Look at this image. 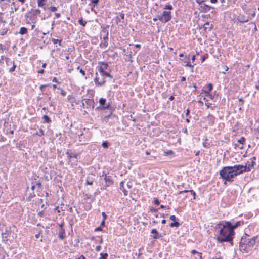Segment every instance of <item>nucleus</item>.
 Returning a JSON list of instances; mask_svg holds the SVG:
<instances>
[{"label":"nucleus","mask_w":259,"mask_h":259,"mask_svg":"<svg viewBox=\"0 0 259 259\" xmlns=\"http://www.w3.org/2000/svg\"><path fill=\"white\" fill-rule=\"evenodd\" d=\"M215 229H218V235L215 238L217 242L219 243H223L226 239L231 236H235V232L229 227V224L225 220L220 221L215 226Z\"/></svg>","instance_id":"nucleus-1"},{"label":"nucleus","mask_w":259,"mask_h":259,"mask_svg":"<svg viewBox=\"0 0 259 259\" xmlns=\"http://www.w3.org/2000/svg\"><path fill=\"white\" fill-rule=\"evenodd\" d=\"M257 238V236L251 237L245 233L239 242L240 250L243 253H250L255 244Z\"/></svg>","instance_id":"nucleus-2"},{"label":"nucleus","mask_w":259,"mask_h":259,"mask_svg":"<svg viewBox=\"0 0 259 259\" xmlns=\"http://www.w3.org/2000/svg\"><path fill=\"white\" fill-rule=\"evenodd\" d=\"M220 178L224 181V185L227 182L232 183L236 177L231 166H224L219 171Z\"/></svg>","instance_id":"nucleus-3"},{"label":"nucleus","mask_w":259,"mask_h":259,"mask_svg":"<svg viewBox=\"0 0 259 259\" xmlns=\"http://www.w3.org/2000/svg\"><path fill=\"white\" fill-rule=\"evenodd\" d=\"M99 106L96 108L97 111H102L105 110H112V108L114 107L111 105V102H107V100L104 98H100L99 100Z\"/></svg>","instance_id":"nucleus-4"},{"label":"nucleus","mask_w":259,"mask_h":259,"mask_svg":"<svg viewBox=\"0 0 259 259\" xmlns=\"http://www.w3.org/2000/svg\"><path fill=\"white\" fill-rule=\"evenodd\" d=\"M196 3L198 4V9L202 13H206L209 11L211 9L212 10L211 13H213L215 8L210 6L205 3L204 0H195Z\"/></svg>","instance_id":"nucleus-5"},{"label":"nucleus","mask_w":259,"mask_h":259,"mask_svg":"<svg viewBox=\"0 0 259 259\" xmlns=\"http://www.w3.org/2000/svg\"><path fill=\"white\" fill-rule=\"evenodd\" d=\"M101 28H102V30L101 31L100 38L101 39L102 38L101 35L102 34H105V36H104L103 37L104 42H101L99 46L101 48H106L108 45V43L107 41L109 38H108V35H109L108 29L109 28V25L102 26Z\"/></svg>","instance_id":"nucleus-6"},{"label":"nucleus","mask_w":259,"mask_h":259,"mask_svg":"<svg viewBox=\"0 0 259 259\" xmlns=\"http://www.w3.org/2000/svg\"><path fill=\"white\" fill-rule=\"evenodd\" d=\"M98 71L101 76L102 78L101 80H100L99 77L95 76L94 80L96 86L101 87L105 84L106 82L105 78L107 77V76H105V74H104V73H108V72H107L105 70H103V69L101 67L98 68Z\"/></svg>","instance_id":"nucleus-7"},{"label":"nucleus","mask_w":259,"mask_h":259,"mask_svg":"<svg viewBox=\"0 0 259 259\" xmlns=\"http://www.w3.org/2000/svg\"><path fill=\"white\" fill-rule=\"evenodd\" d=\"M40 12L39 9H31L30 11L25 14V16L33 22L36 18L37 16L40 14Z\"/></svg>","instance_id":"nucleus-8"},{"label":"nucleus","mask_w":259,"mask_h":259,"mask_svg":"<svg viewBox=\"0 0 259 259\" xmlns=\"http://www.w3.org/2000/svg\"><path fill=\"white\" fill-rule=\"evenodd\" d=\"M231 167L236 177L243 172H247L245 165L238 164L231 166Z\"/></svg>","instance_id":"nucleus-9"},{"label":"nucleus","mask_w":259,"mask_h":259,"mask_svg":"<svg viewBox=\"0 0 259 259\" xmlns=\"http://www.w3.org/2000/svg\"><path fill=\"white\" fill-rule=\"evenodd\" d=\"M190 55H185L184 59H180L182 61V64L184 66L189 67L191 68V72H193L194 65H191L190 62Z\"/></svg>","instance_id":"nucleus-10"},{"label":"nucleus","mask_w":259,"mask_h":259,"mask_svg":"<svg viewBox=\"0 0 259 259\" xmlns=\"http://www.w3.org/2000/svg\"><path fill=\"white\" fill-rule=\"evenodd\" d=\"M105 175L104 180L105 181L106 184L104 185V186L103 187V188H101V189L105 190L106 189L107 187L110 186L111 185H112L114 183V181L113 179H112L111 177L109 176H107L106 174L104 173V171L103 172V174L102 176H103Z\"/></svg>","instance_id":"nucleus-11"},{"label":"nucleus","mask_w":259,"mask_h":259,"mask_svg":"<svg viewBox=\"0 0 259 259\" xmlns=\"http://www.w3.org/2000/svg\"><path fill=\"white\" fill-rule=\"evenodd\" d=\"M161 14L163 18V23H167L171 20L172 17L170 11H164Z\"/></svg>","instance_id":"nucleus-12"},{"label":"nucleus","mask_w":259,"mask_h":259,"mask_svg":"<svg viewBox=\"0 0 259 259\" xmlns=\"http://www.w3.org/2000/svg\"><path fill=\"white\" fill-rule=\"evenodd\" d=\"M151 233L153 234V235H151V236L154 239L157 240L162 238L163 236L162 234L158 232L156 229L154 228L152 229L151 231Z\"/></svg>","instance_id":"nucleus-13"},{"label":"nucleus","mask_w":259,"mask_h":259,"mask_svg":"<svg viewBox=\"0 0 259 259\" xmlns=\"http://www.w3.org/2000/svg\"><path fill=\"white\" fill-rule=\"evenodd\" d=\"M112 110H108L109 114L105 115L104 117V121H105L106 122H108L109 121V118H116V115L113 114L114 111L115 110V108L113 107V108H112Z\"/></svg>","instance_id":"nucleus-14"},{"label":"nucleus","mask_w":259,"mask_h":259,"mask_svg":"<svg viewBox=\"0 0 259 259\" xmlns=\"http://www.w3.org/2000/svg\"><path fill=\"white\" fill-rule=\"evenodd\" d=\"M226 222L229 224L230 228L233 231L241 224H243V221H237L234 224H233L231 221H226Z\"/></svg>","instance_id":"nucleus-15"},{"label":"nucleus","mask_w":259,"mask_h":259,"mask_svg":"<svg viewBox=\"0 0 259 259\" xmlns=\"http://www.w3.org/2000/svg\"><path fill=\"white\" fill-rule=\"evenodd\" d=\"M85 103L86 104L85 108L89 109L91 107L93 109L94 108V101L93 99H84Z\"/></svg>","instance_id":"nucleus-16"},{"label":"nucleus","mask_w":259,"mask_h":259,"mask_svg":"<svg viewBox=\"0 0 259 259\" xmlns=\"http://www.w3.org/2000/svg\"><path fill=\"white\" fill-rule=\"evenodd\" d=\"M256 162H247L245 165V168L246 169L247 172H249L252 169L254 168L255 165H256Z\"/></svg>","instance_id":"nucleus-17"},{"label":"nucleus","mask_w":259,"mask_h":259,"mask_svg":"<svg viewBox=\"0 0 259 259\" xmlns=\"http://www.w3.org/2000/svg\"><path fill=\"white\" fill-rule=\"evenodd\" d=\"M237 20L240 23H245L249 21V17L242 14L240 15L237 18Z\"/></svg>","instance_id":"nucleus-18"},{"label":"nucleus","mask_w":259,"mask_h":259,"mask_svg":"<svg viewBox=\"0 0 259 259\" xmlns=\"http://www.w3.org/2000/svg\"><path fill=\"white\" fill-rule=\"evenodd\" d=\"M58 237L59 239L62 240L65 238V229H61L58 234Z\"/></svg>","instance_id":"nucleus-19"},{"label":"nucleus","mask_w":259,"mask_h":259,"mask_svg":"<svg viewBox=\"0 0 259 259\" xmlns=\"http://www.w3.org/2000/svg\"><path fill=\"white\" fill-rule=\"evenodd\" d=\"M124 181H122L120 182L119 189L120 190H121L123 192L124 196H127L128 195V191L125 189V188L124 187Z\"/></svg>","instance_id":"nucleus-20"},{"label":"nucleus","mask_w":259,"mask_h":259,"mask_svg":"<svg viewBox=\"0 0 259 259\" xmlns=\"http://www.w3.org/2000/svg\"><path fill=\"white\" fill-rule=\"evenodd\" d=\"M213 25L212 24H210L209 22H206L203 26V29L205 31H206L207 29H208V30L210 31L213 29Z\"/></svg>","instance_id":"nucleus-21"},{"label":"nucleus","mask_w":259,"mask_h":259,"mask_svg":"<svg viewBox=\"0 0 259 259\" xmlns=\"http://www.w3.org/2000/svg\"><path fill=\"white\" fill-rule=\"evenodd\" d=\"M98 64H100V66H98L97 68L98 69V67H101L103 69V70L107 69L109 66L108 63L106 62H99Z\"/></svg>","instance_id":"nucleus-22"},{"label":"nucleus","mask_w":259,"mask_h":259,"mask_svg":"<svg viewBox=\"0 0 259 259\" xmlns=\"http://www.w3.org/2000/svg\"><path fill=\"white\" fill-rule=\"evenodd\" d=\"M125 17V15L123 13H120L119 16L116 17V21L117 23L119 22H121V20H124Z\"/></svg>","instance_id":"nucleus-23"},{"label":"nucleus","mask_w":259,"mask_h":259,"mask_svg":"<svg viewBox=\"0 0 259 259\" xmlns=\"http://www.w3.org/2000/svg\"><path fill=\"white\" fill-rule=\"evenodd\" d=\"M11 228L9 229L6 228L5 232H3L2 233V236L3 238H6L7 237V235H9L11 233Z\"/></svg>","instance_id":"nucleus-24"},{"label":"nucleus","mask_w":259,"mask_h":259,"mask_svg":"<svg viewBox=\"0 0 259 259\" xmlns=\"http://www.w3.org/2000/svg\"><path fill=\"white\" fill-rule=\"evenodd\" d=\"M47 0H37L38 6L42 8L44 10H46L45 6Z\"/></svg>","instance_id":"nucleus-25"},{"label":"nucleus","mask_w":259,"mask_h":259,"mask_svg":"<svg viewBox=\"0 0 259 259\" xmlns=\"http://www.w3.org/2000/svg\"><path fill=\"white\" fill-rule=\"evenodd\" d=\"M42 119L44 120V123H50L52 122L51 118L47 115H44L42 117Z\"/></svg>","instance_id":"nucleus-26"},{"label":"nucleus","mask_w":259,"mask_h":259,"mask_svg":"<svg viewBox=\"0 0 259 259\" xmlns=\"http://www.w3.org/2000/svg\"><path fill=\"white\" fill-rule=\"evenodd\" d=\"M94 178L90 176H87L85 185H92L93 184Z\"/></svg>","instance_id":"nucleus-27"},{"label":"nucleus","mask_w":259,"mask_h":259,"mask_svg":"<svg viewBox=\"0 0 259 259\" xmlns=\"http://www.w3.org/2000/svg\"><path fill=\"white\" fill-rule=\"evenodd\" d=\"M9 31V27H5L4 25H3V28L0 30V35H5Z\"/></svg>","instance_id":"nucleus-28"},{"label":"nucleus","mask_w":259,"mask_h":259,"mask_svg":"<svg viewBox=\"0 0 259 259\" xmlns=\"http://www.w3.org/2000/svg\"><path fill=\"white\" fill-rule=\"evenodd\" d=\"M28 33V29L25 27H22L20 28L19 31V33L21 35L26 34Z\"/></svg>","instance_id":"nucleus-29"},{"label":"nucleus","mask_w":259,"mask_h":259,"mask_svg":"<svg viewBox=\"0 0 259 259\" xmlns=\"http://www.w3.org/2000/svg\"><path fill=\"white\" fill-rule=\"evenodd\" d=\"M180 223L178 221H173L169 224V226L171 228H174V227L178 228L180 226Z\"/></svg>","instance_id":"nucleus-30"},{"label":"nucleus","mask_w":259,"mask_h":259,"mask_svg":"<svg viewBox=\"0 0 259 259\" xmlns=\"http://www.w3.org/2000/svg\"><path fill=\"white\" fill-rule=\"evenodd\" d=\"M190 111L189 109L188 108L186 111V114H185L187 117H188L186 119V122L187 123H189L190 122L189 118H190L191 117L190 115Z\"/></svg>","instance_id":"nucleus-31"},{"label":"nucleus","mask_w":259,"mask_h":259,"mask_svg":"<svg viewBox=\"0 0 259 259\" xmlns=\"http://www.w3.org/2000/svg\"><path fill=\"white\" fill-rule=\"evenodd\" d=\"M234 238V236H231L228 239H226L225 242H228L231 246L234 245L233 239Z\"/></svg>","instance_id":"nucleus-32"},{"label":"nucleus","mask_w":259,"mask_h":259,"mask_svg":"<svg viewBox=\"0 0 259 259\" xmlns=\"http://www.w3.org/2000/svg\"><path fill=\"white\" fill-rule=\"evenodd\" d=\"M52 41L53 42V43L54 44H56L57 43H58V45L62 47V39H55V38H52Z\"/></svg>","instance_id":"nucleus-33"},{"label":"nucleus","mask_w":259,"mask_h":259,"mask_svg":"<svg viewBox=\"0 0 259 259\" xmlns=\"http://www.w3.org/2000/svg\"><path fill=\"white\" fill-rule=\"evenodd\" d=\"M36 196V195L35 194L34 192H33L32 193H30L29 196L26 198V200L27 202H30L31 201V199L35 197Z\"/></svg>","instance_id":"nucleus-34"},{"label":"nucleus","mask_w":259,"mask_h":259,"mask_svg":"<svg viewBox=\"0 0 259 259\" xmlns=\"http://www.w3.org/2000/svg\"><path fill=\"white\" fill-rule=\"evenodd\" d=\"M90 5L93 6V7L97 6L99 2V0H90Z\"/></svg>","instance_id":"nucleus-35"},{"label":"nucleus","mask_w":259,"mask_h":259,"mask_svg":"<svg viewBox=\"0 0 259 259\" xmlns=\"http://www.w3.org/2000/svg\"><path fill=\"white\" fill-rule=\"evenodd\" d=\"M78 23L80 25H81V26L84 27L86 24H87V21L84 20L82 18V17H81L79 20H78Z\"/></svg>","instance_id":"nucleus-36"},{"label":"nucleus","mask_w":259,"mask_h":259,"mask_svg":"<svg viewBox=\"0 0 259 259\" xmlns=\"http://www.w3.org/2000/svg\"><path fill=\"white\" fill-rule=\"evenodd\" d=\"M11 63H12L13 66L11 68L9 69V71L11 73H12L15 70L17 66L15 64L14 61L11 62Z\"/></svg>","instance_id":"nucleus-37"},{"label":"nucleus","mask_w":259,"mask_h":259,"mask_svg":"<svg viewBox=\"0 0 259 259\" xmlns=\"http://www.w3.org/2000/svg\"><path fill=\"white\" fill-rule=\"evenodd\" d=\"M209 121L211 123V124H213L214 123L215 117L212 115L209 114L208 116Z\"/></svg>","instance_id":"nucleus-38"},{"label":"nucleus","mask_w":259,"mask_h":259,"mask_svg":"<svg viewBox=\"0 0 259 259\" xmlns=\"http://www.w3.org/2000/svg\"><path fill=\"white\" fill-rule=\"evenodd\" d=\"M100 255L101 256L99 259H107L108 256V254L107 253L101 252Z\"/></svg>","instance_id":"nucleus-39"},{"label":"nucleus","mask_w":259,"mask_h":259,"mask_svg":"<svg viewBox=\"0 0 259 259\" xmlns=\"http://www.w3.org/2000/svg\"><path fill=\"white\" fill-rule=\"evenodd\" d=\"M67 99L71 103L75 102V99L72 95H68L67 96Z\"/></svg>","instance_id":"nucleus-40"},{"label":"nucleus","mask_w":259,"mask_h":259,"mask_svg":"<svg viewBox=\"0 0 259 259\" xmlns=\"http://www.w3.org/2000/svg\"><path fill=\"white\" fill-rule=\"evenodd\" d=\"M245 140H246V139L245 137H241L240 138V139H239L237 142L238 143H239V144H242V145H243L244 144H245Z\"/></svg>","instance_id":"nucleus-41"},{"label":"nucleus","mask_w":259,"mask_h":259,"mask_svg":"<svg viewBox=\"0 0 259 259\" xmlns=\"http://www.w3.org/2000/svg\"><path fill=\"white\" fill-rule=\"evenodd\" d=\"M109 146V143L107 141H103L102 143V146L104 148H108Z\"/></svg>","instance_id":"nucleus-42"},{"label":"nucleus","mask_w":259,"mask_h":259,"mask_svg":"<svg viewBox=\"0 0 259 259\" xmlns=\"http://www.w3.org/2000/svg\"><path fill=\"white\" fill-rule=\"evenodd\" d=\"M202 92L205 94V96L209 97L211 99H212V94L210 93V92L208 90H202Z\"/></svg>","instance_id":"nucleus-43"},{"label":"nucleus","mask_w":259,"mask_h":259,"mask_svg":"<svg viewBox=\"0 0 259 259\" xmlns=\"http://www.w3.org/2000/svg\"><path fill=\"white\" fill-rule=\"evenodd\" d=\"M165 10H171L173 9L172 6L169 4H166L163 8Z\"/></svg>","instance_id":"nucleus-44"},{"label":"nucleus","mask_w":259,"mask_h":259,"mask_svg":"<svg viewBox=\"0 0 259 259\" xmlns=\"http://www.w3.org/2000/svg\"><path fill=\"white\" fill-rule=\"evenodd\" d=\"M153 203L155 205H159L160 204V201L159 200V199L157 198H154L153 199Z\"/></svg>","instance_id":"nucleus-45"},{"label":"nucleus","mask_w":259,"mask_h":259,"mask_svg":"<svg viewBox=\"0 0 259 259\" xmlns=\"http://www.w3.org/2000/svg\"><path fill=\"white\" fill-rule=\"evenodd\" d=\"M149 211L148 212H157L158 211V209L155 208L153 207H150L149 208Z\"/></svg>","instance_id":"nucleus-46"},{"label":"nucleus","mask_w":259,"mask_h":259,"mask_svg":"<svg viewBox=\"0 0 259 259\" xmlns=\"http://www.w3.org/2000/svg\"><path fill=\"white\" fill-rule=\"evenodd\" d=\"M77 69L79 70L80 73L83 75L84 76L85 75V71L83 70L80 66H78L77 67Z\"/></svg>","instance_id":"nucleus-47"},{"label":"nucleus","mask_w":259,"mask_h":259,"mask_svg":"<svg viewBox=\"0 0 259 259\" xmlns=\"http://www.w3.org/2000/svg\"><path fill=\"white\" fill-rule=\"evenodd\" d=\"M104 74H105V76H107V77H108L109 78V80H111L112 79H113V76L111 75L109 72H108V73H104Z\"/></svg>","instance_id":"nucleus-48"},{"label":"nucleus","mask_w":259,"mask_h":259,"mask_svg":"<svg viewBox=\"0 0 259 259\" xmlns=\"http://www.w3.org/2000/svg\"><path fill=\"white\" fill-rule=\"evenodd\" d=\"M47 9L50 10L52 12H55L57 11V8L55 6H51L48 7Z\"/></svg>","instance_id":"nucleus-49"},{"label":"nucleus","mask_w":259,"mask_h":259,"mask_svg":"<svg viewBox=\"0 0 259 259\" xmlns=\"http://www.w3.org/2000/svg\"><path fill=\"white\" fill-rule=\"evenodd\" d=\"M189 191H190V193L193 196V199H194V200L196 199V193L195 192V191L193 190H190Z\"/></svg>","instance_id":"nucleus-50"},{"label":"nucleus","mask_w":259,"mask_h":259,"mask_svg":"<svg viewBox=\"0 0 259 259\" xmlns=\"http://www.w3.org/2000/svg\"><path fill=\"white\" fill-rule=\"evenodd\" d=\"M79 156V154L76 153V154H71L70 156H69V158H77L78 156Z\"/></svg>","instance_id":"nucleus-51"},{"label":"nucleus","mask_w":259,"mask_h":259,"mask_svg":"<svg viewBox=\"0 0 259 259\" xmlns=\"http://www.w3.org/2000/svg\"><path fill=\"white\" fill-rule=\"evenodd\" d=\"M36 134L39 136H41L44 135V132L41 128H40L39 130V131L36 133Z\"/></svg>","instance_id":"nucleus-52"},{"label":"nucleus","mask_w":259,"mask_h":259,"mask_svg":"<svg viewBox=\"0 0 259 259\" xmlns=\"http://www.w3.org/2000/svg\"><path fill=\"white\" fill-rule=\"evenodd\" d=\"M207 88H208V90L209 92H211L213 89V84L211 83H208L207 84Z\"/></svg>","instance_id":"nucleus-53"},{"label":"nucleus","mask_w":259,"mask_h":259,"mask_svg":"<svg viewBox=\"0 0 259 259\" xmlns=\"http://www.w3.org/2000/svg\"><path fill=\"white\" fill-rule=\"evenodd\" d=\"M58 89L59 90H60V94H61V95H62L63 96H65L66 95V92L64 90H63L62 89H60V88H58Z\"/></svg>","instance_id":"nucleus-54"},{"label":"nucleus","mask_w":259,"mask_h":259,"mask_svg":"<svg viewBox=\"0 0 259 259\" xmlns=\"http://www.w3.org/2000/svg\"><path fill=\"white\" fill-rule=\"evenodd\" d=\"M12 6H13V9H14V11H17L19 8V5H17L15 3V5H12Z\"/></svg>","instance_id":"nucleus-55"},{"label":"nucleus","mask_w":259,"mask_h":259,"mask_svg":"<svg viewBox=\"0 0 259 259\" xmlns=\"http://www.w3.org/2000/svg\"><path fill=\"white\" fill-rule=\"evenodd\" d=\"M157 18L162 22H163V18L162 14L157 15Z\"/></svg>","instance_id":"nucleus-56"},{"label":"nucleus","mask_w":259,"mask_h":259,"mask_svg":"<svg viewBox=\"0 0 259 259\" xmlns=\"http://www.w3.org/2000/svg\"><path fill=\"white\" fill-rule=\"evenodd\" d=\"M239 105L241 106L243 105L244 102V100L242 98H239Z\"/></svg>","instance_id":"nucleus-57"},{"label":"nucleus","mask_w":259,"mask_h":259,"mask_svg":"<svg viewBox=\"0 0 259 259\" xmlns=\"http://www.w3.org/2000/svg\"><path fill=\"white\" fill-rule=\"evenodd\" d=\"M189 190H183V191H180L179 192H178V194H183V193H188V192H190V191H189Z\"/></svg>","instance_id":"nucleus-58"},{"label":"nucleus","mask_w":259,"mask_h":259,"mask_svg":"<svg viewBox=\"0 0 259 259\" xmlns=\"http://www.w3.org/2000/svg\"><path fill=\"white\" fill-rule=\"evenodd\" d=\"M42 233V230H40L38 234L35 235V237L36 239H38L41 234Z\"/></svg>","instance_id":"nucleus-59"},{"label":"nucleus","mask_w":259,"mask_h":259,"mask_svg":"<svg viewBox=\"0 0 259 259\" xmlns=\"http://www.w3.org/2000/svg\"><path fill=\"white\" fill-rule=\"evenodd\" d=\"M95 232H97V231H102V228L101 226H99L98 227H96L95 229V230H94Z\"/></svg>","instance_id":"nucleus-60"},{"label":"nucleus","mask_w":259,"mask_h":259,"mask_svg":"<svg viewBox=\"0 0 259 259\" xmlns=\"http://www.w3.org/2000/svg\"><path fill=\"white\" fill-rule=\"evenodd\" d=\"M102 216L103 217V220H106V219L107 218V215H106V213L105 212H102Z\"/></svg>","instance_id":"nucleus-61"},{"label":"nucleus","mask_w":259,"mask_h":259,"mask_svg":"<svg viewBox=\"0 0 259 259\" xmlns=\"http://www.w3.org/2000/svg\"><path fill=\"white\" fill-rule=\"evenodd\" d=\"M75 241L76 242V244L74 245V246L75 247H78V244L79 243V239H77L75 240Z\"/></svg>","instance_id":"nucleus-62"},{"label":"nucleus","mask_w":259,"mask_h":259,"mask_svg":"<svg viewBox=\"0 0 259 259\" xmlns=\"http://www.w3.org/2000/svg\"><path fill=\"white\" fill-rule=\"evenodd\" d=\"M52 81L53 82H56V83H60V82H59V81L58 80L57 78L56 77H54L53 79H52Z\"/></svg>","instance_id":"nucleus-63"},{"label":"nucleus","mask_w":259,"mask_h":259,"mask_svg":"<svg viewBox=\"0 0 259 259\" xmlns=\"http://www.w3.org/2000/svg\"><path fill=\"white\" fill-rule=\"evenodd\" d=\"M101 249V246L100 245L97 246L95 248V250L97 252H99L100 251Z\"/></svg>","instance_id":"nucleus-64"}]
</instances>
